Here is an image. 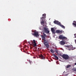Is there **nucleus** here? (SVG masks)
<instances>
[{"instance_id": "1a4fd4ad", "label": "nucleus", "mask_w": 76, "mask_h": 76, "mask_svg": "<svg viewBox=\"0 0 76 76\" xmlns=\"http://www.w3.org/2000/svg\"><path fill=\"white\" fill-rule=\"evenodd\" d=\"M51 31H52V32L53 34H55L56 32H55V29L53 28H51Z\"/></svg>"}, {"instance_id": "4be33fe9", "label": "nucleus", "mask_w": 76, "mask_h": 76, "mask_svg": "<svg viewBox=\"0 0 76 76\" xmlns=\"http://www.w3.org/2000/svg\"><path fill=\"white\" fill-rule=\"evenodd\" d=\"M72 70H73V71H74L75 72H76V68H74Z\"/></svg>"}, {"instance_id": "7c9ffc66", "label": "nucleus", "mask_w": 76, "mask_h": 76, "mask_svg": "<svg viewBox=\"0 0 76 76\" xmlns=\"http://www.w3.org/2000/svg\"><path fill=\"white\" fill-rule=\"evenodd\" d=\"M75 36V38H76V36Z\"/></svg>"}, {"instance_id": "7ed1b4c3", "label": "nucleus", "mask_w": 76, "mask_h": 76, "mask_svg": "<svg viewBox=\"0 0 76 76\" xmlns=\"http://www.w3.org/2000/svg\"><path fill=\"white\" fill-rule=\"evenodd\" d=\"M59 38L60 39H62V40L64 39H67V38L66 37H64V36H63L62 35H60L59 36Z\"/></svg>"}, {"instance_id": "dca6fc26", "label": "nucleus", "mask_w": 76, "mask_h": 76, "mask_svg": "<svg viewBox=\"0 0 76 76\" xmlns=\"http://www.w3.org/2000/svg\"><path fill=\"white\" fill-rule=\"evenodd\" d=\"M46 16H43L42 18H41L40 19L42 20H44V19H45V18Z\"/></svg>"}, {"instance_id": "20e7f679", "label": "nucleus", "mask_w": 76, "mask_h": 76, "mask_svg": "<svg viewBox=\"0 0 76 76\" xmlns=\"http://www.w3.org/2000/svg\"><path fill=\"white\" fill-rule=\"evenodd\" d=\"M53 22L54 23L57 24V25H59V26H60L61 25V23L57 20L54 21Z\"/></svg>"}, {"instance_id": "f8f14e48", "label": "nucleus", "mask_w": 76, "mask_h": 76, "mask_svg": "<svg viewBox=\"0 0 76 76\" xmlns=\"http://www.w3.org/2000/svg\"><path fill=\"white\" fill-rule=\"evenodd\" d=\"M69 50H74L75 48L73 49V46L71 45L69 46Z\"/></svg>"}, {"instance_id": "412c9836", "label": "nucleus", "mask_w": 76, "mask_h": 76, "mask_svg": "<svg viewBox=\"0 0 76 76\" xmlns=\"http://www.w3.org/2000/svg\"><path fill=\"white\" fill-rule=\"evenodd\" d=\"M71 67V65H68L67 66L66 68L68 69V68H69V67Z\"/></svg>"}, {"instance_id": "423d86ee", "label": "nucleus", "mask_w": 76, "mask_h": 76, "mask_svg": "<svg viewBox=\"0 0 76 76\" xmlns=\"http://www.w3.org/2000/svg\"><path fill=\"white\" fill-rule=\"evenodd\" d=\"M32 43H33V44H33V47L37 46V43H36L35 40H33V42H32Z\"/></svg>"}, {"instance_id": "aec40b11", "label": "nucleus", "mask_w": 76, "mask_h": 76, "mask_svg": "<svg viewBox=\"0 0 76 76\" xmlns=\"http://www.w3.org/2000/svg\"><path fill=\"white\" fill-rule=\"evenodd\" d=\"M61 28H63V29H65V26H64L62 25L61 24V25L60 26Z\"/></svg>"}, {"instance_id": "6e6552de", "label": "nucleus", "mask_w": 76, "mask_h": 76, "mask_svg": "<svg viewBox=\"0 0 76 76\" xmlns=\"http://www.w3.org/2000/svg\"><path fill=\"white\" fill-rule=\"evenodd\" d=\"M56 32L57 33V34H61V33H63V31H62L57 30L56 31Z\"/></svg>"}, {"instance_id": "ddd939ff", "label": "nucleus", "mask_w": 76, "mask_h": 76, "mask_svg": "<svg viewBox=\"0 0 76 76\" xmlns=\"http://www.w3.org/2000/svg\"><path fill=\"white\" fill-rule=\"evenodd\" d=\"M44 44L45 45V47H46L47 48H49V44L45 43V44Z\"/></svg>"}, {"instance_id": "f257e3e1", "label": "nucleus", "mask_w": 76, "mask_h": 76, "mask_svg": "<svg viewBox=\"0 0 76 76\" xmlns=\"http://www.w3.org/2000/svg\"><path fill=\"white\" fill-rule=\"evenodd\" d=\"M62 58L65 60H68L69 58V56L67 55L63 54L62 56Z\"/></svg>"}, {"instance_id": "f3484780", "label": "nucleus", "mask_w": 76, "mask_h": 76, "mask_svg": "<svg viewBox=\"0 0 76 76\" xmlns=\"http://www.w3.org/2000/svg\"><path fill=\"white\" fill-rule=\"evenodd\" d=\"M50 52H51V53H54L55 51H54V50H53V49H51L50 50Z\"/></svg>"}, {"instance_id": "39448f33", "label": "nucleus", "mask_w": 76, "mask_h": 76, "mask_svg": "<svg viewBox=\"0 0 76 76\" xmlns=\"http://www.w3.org/2000/svg\"><path fill=\"white\" fill-rule=\"evenodd\" d=\"M33 35L36 36V37H38L39 35L38 34V31H34V34H33Z\"/></svg>"}, {"instance_id": "9d476101", "label": "nucleus", "mask_w": 76, "mask_h": 76, "mask_svg": "<svg viewBox=\"0 0 76 76\" xmlns=\"http://www.w3.org/2000/svg\"><path fill=\"white\" fill-rule=\"evenodd\" d=\"M73 26L74 27L76 28V21H74L73 23H72Z\"/></svg>"}, {"instance_id": "f03ea898", "label": "nucleus", "mask_w": 76, "mask_h": 76, "mask_svg": "<svg viewBox=\"0 0 76 76\" xmlns=\"http://www.w3.org/2000/svg\"><path fill=\"white\" fill-rule=\"evenodd\" d=\"M43 31L46 34H49L50 33V31L48 30V28H47L45 27L43 28Z\"/></svg>"}, {"instance_id": "bb28decb", "label": "nucleus", "mask_w": 76, "mask_h": 76, "mask_svg": "<svg viewBox=\"0 0 76 76\" xmlns=\"http://www.w3.org/2000/svg\"><path fill=\"white\" fill-rule=\"evenodd\" d=\"M42 22L41 23L42 24H44V20H42Z\"/></svg>"}, {"instance_id": "0eeeda50", "label": "nucleus", "mask_w": 76, "mask_h": 76, "mask_svg": "<svg viewBox=\"0 0 76 76\" xmlns=\"http://www.w3.org/2000/svg\"><path fill=\"white\" fill-rule=\"evenodd\" d=\"M59 43L60 44H61V45H64L66 43L64 41H62L59 42Z\"/></svg>"}, {"instance_id": "a878e982", "label": "nucleus", "mask_w": 76, "mask_h": 76, "mask_svg": "<svg viewBox=\"0 0 76 76\" xmlns=\"http://www.w3.org/2000/svg\"><path fill=\"white\" fill-rule=\"evenodd\" d=\"M42 16H46V14H44L42 15Z\"/></svg>"}, {"instance_id": "4468645a", "label": "nucleus", "mask_w": 76, "mask_h": 76, "mask_svg": "<svg viewBox=\"0 0 76 76\" xmlns=\"http://www.w3.org/2000/svg\"><path fill=\"white\" fill-rule=\"evenodd\" d=\"M54 57L56 58V59H57V60H58V56L56 55V54H53Z\"/></svg>"}, {"instance_id": "72a5a7b5", "label": "nucleus", "mask_w": 76, "mask_h": 76, "mask_svg": "<svg viewBox=\"0 0 76 76\" xmlns=\"http://www.w3.org/2000/svg\"><path fill=\"white\" fill-rule=\"evenodd\" d=\"M25 53V51H24Z\"/></svg>"}, {"instance_id": "c85d7f7f", "label": "nucleus", "mask_w": 76, "mask_h": 76, "mask_svg": "<svg viewBox=\"0 0 76 76\" xmlns=\"http://www.w3.org/2000/svg\"><path fill=\"white\" fill-rule=\"evenodd\" d=\"M74 35V36H76V34H75Z\"/></svg>"}, {"instance_id": "5701e85b", "label": "nucleus", "mask_w": 76, "mask_h": 76, "mask_svg": "<svg viewBox=\"0 0 76 76\" xmlns=\"http://www.w3.org/2000/svg\"><path fill=\"white\" fill-rule=\"evenodd\" d=\"M55 50V51L56 52V53H57L58 54V50L57 49H56Z\"/></svg>"}, {"instance_id": "6ab92c4d", "label": "nucleus", "mask_w": 76, "mask_h": 76, "mask_svg": "<svg viewBox=\"0 0 76 76\" xmlns=\"http://www.w3.org/2000/svg\"><path fill=\"white\" fill-rule=\"evenodd\" d=\"M43 41H44V44H46V43H47V41H46V39H45Z\"/></svg>"}, {"instance_id": "a211bd4d", "label": "nucleus", "mask_w": 76, "mask_h": 76, "mask_svg": "<svg viewBox=\"0 0 76 76\" xmlns=\"http://www.w3.org/2000/svg\"><path fill=\"white\" fill-rule=\"evenodd\" d=\"M43 36H44V37H46L47 38V37H48V36L46 35V34H45L44 33H43Z\"/></svg>"}, {"instance_id": "393cba45", "label": "nucleus", "mask_w": 76, "mask_h": 76, "mask_svg": "<svg viewBox=\"0 0 76 76\" xmlns=\"http://www.w3.org/2000/svg\"><path fill=\"white\" fill-rule=\"evenodd\" d=\"M29 61L30 64H31V63H32V62L31 61H30V60H29Z\"/></svg>"}, {"instance_id": "2f4dec72", "label": "nucleus", "mask_w": 76, "mask_h": 76, "mask_svg": "<svg viewBox=\"0 0 76 76\" xmlns=\"http://www.w3.org/2000/svg\"><path fill=\"white\" fill-rule=\"evenodd\" d=\"M75 65H76V63H75Z\"/></svg>"}, {"instance_id": "cd10ccee", "label": "nucleus", "mask_w": 76, "mask_h": 76, "mask_svg": "<svg viewBox=\"0 0 76 76\" xmlns=\"http://www.w3.org/2000/svg\"><path fill=\"white\" fill-rule=\"evenodd\" d=\"M59 56H61V57H63V55H62L61 54H59Z\"/></svg>"}, {"instance_id": "b1692460", "label": "nucleus", "mask_w": 76, "mask_h": 76, "mask_svg": "<svg viewBox=\"0 0 76 76\" xmlns=\"http://www.w3.org/2000/svg\"><path fill=\"white\" fill-rule=\"evenodd\" d=\"M70 45H67L66 46V47H67V48H69H69L70 47Z\"/></svg>"}, {"instance_id": "9b49d317", "label": "nucleus", "mask_w": 76, "mask_h": 76, "mask_svg": "<svg viewBox=\"0 0 76 76\" xmlns=\"http://www.w3.org/2000/svg\"><path fill=\"white\" fill-rule=\"evenodd\" d=\"M39 57L40 58H41V59H45V57H44V56H42V55L41 54V55H40L39 56Z\"/></svg>"}, {"instance_id": "c756f323", "label": "nucleus", "mask_w": 76, "mask_h": 76, "mask_svg": "<svg viewBox=\"0 0 76 76\" xmlns=\"http://www.w3.org/2000/svg\"><path fill=\"white\" fill-rule=\"evenodd\" d=\"M28 43H29V44H30V42H28Z\"/></svg>"}, {"instance_id": "2eb2a0df", "label": "nucleus", "mask_w": 76, "mask_h": 76, "mask_svg": "<svg viewBox=\"0 0 76 76\" xmlns=\"http://www.w3.org/2000/svg\"><path fill=\"white\" fill-rule=\"evenodd\" d=\"M41 37L42 38V39L43 40V41L45 40V37H44V36L43 35H42Z\"/></svg>"}, {"instance_id": "473e14b6", "label": "nucleus", "mask_w": 76, "mask_h": 76, "mask_svg": "<svg viewBox=\"0 0 76 76\" xmlns=\"http://www.w3.org/2000/svg\"><path fill=\"white\" fill-rule=\"evenodd\" d=\"M44 26V25H43V26Z\"/></svg>"}]
</instances>
